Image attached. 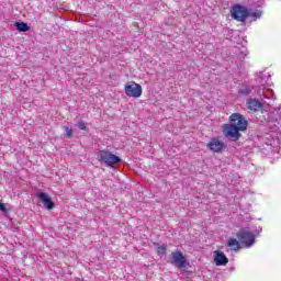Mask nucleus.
<instances>
[{"label": "nucleus", "mask_w": 281, "mask_h": 281, "mask_svg": "<svg viewBox=\"0 0 281 281\" xmlns=\"http://www.w3.org/2000/svg\"><path fill=\"white\" fill-rule=\"evenodd\" d=\"M246 105L249 111H261L262 109V102H259L257 99H248Z\"/></svg>", "instance_id": "13"}, {"label": "nucleus", "mask_w": 281, "mask_h": 281, "mask_svg": "<svg viewBox=\"0 0 281 281\" xmlns=\"http://www.w3.org/2000/svg\"><path fill=\"white\" fill-rule=\"evenodd\" d=\"M268 126L272 133H278L281 135V109L269 114Z\"/></svg>", "instance_id": "3"}, {"label": "nucleus", "mask_w": 281, "mask_h": 281, "mask_svg": "<svg viewBox=\"0 0 281 281\" xmlns=\"http://www.w3.org/2000/svg\"><path fill=\"white\" fill-rule=\"evenodd\" d=\"M223 142L218 140L217 138H212L207 144V148L213 153H221L223 150Z\"/></svg>", "instance_id": "12"}, {"label": "nucleus", "mask_w": 281, "mask_h": 281, "mask_svg": "<svg viewBox=\"0 0 281 281\" xmlns=\"http://www.w3.org/2000/svg\"><path fill=\"white\" fill-rule=\"evenodd\" d=\"M36 196L37 199H40V201H42L46 210H54V207H56V204H54V202L52 201V198H49L47 193L40 191L37 192Z\"/></svg>", "instance_id": "10"}, {"label": "nucleus", "mask_w": 281, "mask_h": 281, "mask_svg": "<svg viewBox=\"0 0 281 281\" xmlns=\"http://www.w3.org/2000/svg\"><path fill=\"white\" fill-rule=\"evenodd\" d=\"M77 126L80 128V131H87V124H85V121H79Z\"/></svg>", "instance_id": "19"}, {"label": "nucleus", "mask_w": 281, "mask_h": 281, "mask_svg": "<svg viewBox=\"0 0 281 281\" xmlns=\"http://www.w3.org/2000/svg\"><path fill=\"white\" fill-rule=\"evenodd\" d=\"M261 102H263V104H268V106L271 104V102H273V100H276V94L273 93V90L271 89H267V88H259V90L257 91Z\"/></svg>", "instance_id": "6"}, {"label": "nucleus", "mask_w": 281, "mask_h": 281, "mask_svg": "<svg viewBox=\"0 0 281 281\" xmlns=\"http://www.w3.org/2000/svg\"><path fill=\"white\" fill-rule=\"evenodd\" d=\"M0 211H1V212H5V204L0 203Z\"/></svg>", "instance_id": "22"}, {"label": "nucleus", "mask_w": 281, "mask_h": 281, "mask_svg": "<svg viewBox=\"0 0 281 281\" xmlns=\"http://www.w3.org/2000/svg\"><path fill=\"white\" fill-rule=\"evenodd\" d=\"M231 120V125L235 126V128L239 130V131H247V126H248V122L245 119V116H243V114L240 113H233L229 116Z\"/></svg>", "instance_id": "5"}, {"label": "nucleus", "mask_w": 281, "mask_h": 281, "mask_svg": "<svg viewBox=\"0 0 281 281\" xmlns=\"http://www.w3.org/2000/svg\"><path fill=\"white\" fill-rule=\"evenodd\" d=\"M248 16L251 19V21H258V19L262 16V11L258 9H249Z\"/></svg>", "instance_id": "16"}, {"label": "nucleus", "mask_w": 281, "mask_h": 281, "mask_svg": "<svg viewBox=\"0 0 281 281\" xmlns=\"http://www.w3.org/2000/svg\"><path fill=\"white\" fill-rule=\"evenodd\" d=\"M231 16L239 23H245L249 19V9L240 4H235L231 9Z\"/></svg>", "instance_id": "1"}, {"label": "nucleus", "mask_w": 281, "mask_h": 281, "mask_svg": "<svg viewBox=\"0 0 281 281\" xmlns=\"http://www.w3.org/2000/svg\"><path fill=\"white\" fill-rule=\"evenodd\" d=\"M64 128L66 131L67 137H71V135H74V130H71L70 127H67V126H65Z\"/></svg>", "instance_id": "20"}, {"label": "nucleus", "mask_w": 281, "mask_h": 281, "mask_svg": "<svg viewBox=\"0 0 281 281\" xmlns=\"http://www.w3.org/2000/svg\"><path fill=\"white\" fill-rule=\"evenodd\" d=\"M269 80H271V74L267 71H261L257 76V82L261 85V88H263L265 85H269Z\"/></svg>", "instance_id": "14"}, {"label": "nucleus", "mask_w": 281, "mask_h": 281, "mask_svg": "<svg viewBox=\"0 0 281 281\" xmlns=\"http://www.w3.org/2000/svg\"><path fill=\"white\" fill-rule=\"evenodd\" d=\"M227 247H229L231 251H238V249H240V241L236 238H229Z\"/></svg>", "instance_id": "15"}, {"label": "nucleus", "mask_w": 281, "mask_h": 281, "mask_svg": "<svg viewBox=\"0 0 281 281\" xmlns=\"http://www.w3.org/2000/svg\"><path fill=\"white\" fill-rule=\"evenodd\" d=\"M98 158L99 161L105 164V166H109L110 168H115V165L122 161L120 156H115L114 154L106 150H101L98 155Z\"/></svg>", "instance_id": "2"}, {"label": "nucleus", "mask_w": 281, "mask_h": 281, "mask_svg": "<svg viewBox=\"0 0 281 281\" xmlns=\"http://www.w3.org/2000/svg\"><path fill=\"white\" fill-rule=\"evenodd\" d=\"M157 252L160 254V255L166 254V246H158L157 247Z\"/></svg>", "instance_id": "21"}, {"label": "nucleus", "mask_w": 281, "mask_h": 281, "mask_svg": "<svg viewBox=\"0 0 281 281\" xmlns=\"http://www.w3.org/2000/svg\"><path fill=\"white\" fill-rule=\"evenodd\" d=\"M238 93H240L241 95H249L251 93V88L240 89Z\"/></svg>", "instance_id": "18"}, {"label": "nucleus", "mask_w": 281, "mask_h": 281, "mask_svg": "<svg viewBox=\"0 0 281 281\" xmlns=\"http://www.w3.org/2000/svg\"><path fill=\"white\" fill-rule=\"evenodd\" d=\"M237 237L239 239V243L246 247V249H249V247H252V245L256 243V236H254V233L247 231V229H241L238 234Z\"/></svg>", "instance_id": "4"}, {"label": "nucleus", "mask_w": 281, "mask_h": 281, "mask_svg": "<svg viewBox=\"0 0 281 281\" xmlns=\"http://www.w3.org/2000/svg\"><path fill=\"white\" fill-rule=\"evenodd\" d=\"M214 262L216 267H225L227 262H229V259H227V256H225V252L221 250L214 251Z\"/></svg>", "instance_id": "11"}, {"label": "nucleus", "mask_w": 281, "mask_h": 281, "mask_svg": "<svg viewBox=\"0 0 281 281\" xmlns=\"http://www.w3.org/2000/svg\"><path fill=\"white\" fill-rule=\"evenodd\" d=\"M15 27L19 32H30V26L24 22H15Z\"/></svg>", "instance_id": "17"}, {"label": "nucleus", "mask_w": 281, "mask_h": 281, "mask_svg": "<svg viewBox=\"0 0 281 281\" xmlns=\"http://www.w3.org/2000/svg\"><path fill=\"white\" fill-rule=\"evenodd\" d=\"M224 135L225 137L231 139V142H238V139L240 138V130H237V127L232 124L225 125Z\"/></svg>", "instance_id": "9"}, {"label": "nucleus", "mask_w": 281, "mask_h": 281, "mask_svg": "<svg viewBox=\"0 0 281 281\" xmlns=\"http://www.w3.org/2000/svg\"><path fill=\"white\" fill-rule=\"evenodd\" d=\"M125 93L128 98H142V87L136 82H130L125 86Z\"/></svg>", "instance_id": "8"}, {"label": "nucleus", "mask_w": 281, "mask_h": 281, "mask_svg": "<svg viewBox=\"0 0 281 281\" xmlns=\"http://www.w3.org/2000/svg\"><path fill=\"white\" fill-rule=\"evenodd\" d=\"M171 265H175L178 269H186L188 267V259L183 256V252H171Z\"/></svg>", "instance_id": "7"}]
</instances>
